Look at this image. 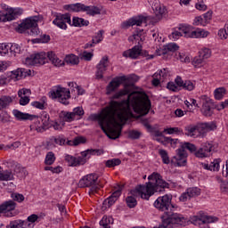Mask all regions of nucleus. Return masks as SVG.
Returning <instances> with one entry per match:
<instances>
[{
  "label": "nucleus",
  "mask_w": 228,
  "mask_h": 228,
  "mask_svg": "<svg viewBox=\"0 0 228 228\" xmlns=\"http://www.w3.org/2000/svg\"><path fill=\"white\" fill-rule=\"evenodd\" d=\"M134 84H126L124 89L111 96L109 105L100 114L90 116L91 120H97L101 129L110 140H117L122 134L121 122L133 118V110L145 116L151 111V103L145 93L133 92Z\"/></svg>",
  "instance_id": "1"
},
{
  "label": "nucleus",
  "mask_w": 228,
  "mask_h": 228,
  "mask_svg": "<svg viewBox=\"0 0 228 228\" xmlns=\"http://www.w3.org/2000/svg\"><path fill=\"white\" fill-rule=\"evenodd\" d=\"M154 208L159 211H164L161 216L162 223L159 227L153 228H174L175 225H184L188 219L183 215L176 213L177 207L172 205V196L166 194L159 197L154 202Z\"/></svg>",
  "instance_id": "2"
},
{
  "label": "nucleus",
  "mask_w": 228,
  "mask_h": 228,
  "mask_svg": "<svg viewBox=\"0 0 228 228\" xmlns=\"http://www.w3.org/2000/svg\"><path fill=\"white\" fill-rule=\"evenodd\" d=\"M149 181L146 185H137L135 189L130 191L131 195L141 197L144 200H149L154 193H159L168 188L170 184L163 180V176L159 173H153L148 177Z\"/></svg>",
  "instance_id": "3"
},
{
  "label": "nucleus",
  "mask_w": 228,
  "mask_h": 228,
  "mask_svg": "<svg viewBox=\"0 0 228 228\" xmlns=\"http://www.w3.org/2000/svg\"><path fill=\"white\" fill-rule=\"evenodd\" d=\"M49 60L54 65V67H62L65 65V61L61 60L56 56L53 52H48L47 53L41 52L32 54L25 59L26 65H45L49 62Z\"/></svg>",
  "instance_id": "4"
},
{
  "label": "nucleus",
  "mask_w": 228,
  "mask_h": 228,
  "mask_svg": "<svg viewBox=\"0 0 228 228\" xmlns=\"http://www.w3.org/2000/svg\"><path fill=\"white\" fill-rule=\"evenodd\" d=\"M64 10L67 12H73L74 13H86L89 17H95L101 15L102 10L99 6L86 5L83 3H76L64 5Z\"/></svg>",
  "instance_id": "5"
},
{
  "label": "nucleus",
  "mask_w": 228,
  "mask_h": 228,
  "mask_svg": "<svg viewBox=\"0 0 228 228\" xmlns=\"http://www.w3.org/2000/svg\"><path fill=\"white\" fill-rule=\"evenodd\" d=\"M38 20H40V16H32L25 19L16 28L17 33H26L27 31V33L32 37L38 35L40 33V29H38Z\"/></svg>",
  "instance_id": "6"
},
{
  "label": "nucleus",
  "mask_w": 228,
  "mask_h": 228,
  "mask_svg": "<svg viewBox=\"0 0 228 228\" xmlns=\"http://www.w3.org/2000/svg\"><path fill=\"white\" fill-rule=\"evenodd\" d=\"M78 186L80 188H90L89 193H95V191L101 190L104 184H102V182L99 179V175L89 174L79 180Z\"/></svg>",
  "instance_id": "7"
},
{
  "label": "nucleus",
  "mask_w": 228,
  "mask_h": 228,
  "mask_svg": "<svg viewBox=\"0 0 228 228\" xmlns=\"http://www.w3.org/2000/svg\"><path fill=\"white\" fill-rule=\"evenodd\" d=\"M49 97L51 99H57L61 104H64V106H69V99H70V90L57 86L56 89L50 91Z\"/></svg>",
  "instance_id": "8"
},
{
  "label": "nucleus",
  "mask_w": 228,
  "mask_h": 228,
  "mask_svg": "<svg viewBox=\"0 0 228 228\" xmlns=\"http://www.w3.org/2000/svg\"><path fill=\"white\" fill-rule=\"evenodd\" d=\"M191 220L194 225H199L200 228H208L209 224L218 222V217L208 216L204 212H200L197 216H194Z\"/></svg>",
  "instance_id": "9"
},
{
  "label": "nucleus",
  "mask_w": 228,
  "mask_h": 228,
  "mask_svg": "<svg viewBox=\"0 0 228 228\" xmlns=\"http://www.w3.org/2000/svg\"><path fill=\"white\" fill-rule=\"evenodd\" d=\"M147 20H149L148 16H134L133 18L128 19L126 21L121 23L122 29H129V28L133 26H142V24H145L147 26Z\"/></svg>",
  "instance_id": "10"
},
{
  "label": "nucleus",
  "mask_w": 228,
  "mask_h": 228,
  "mask_svg": "<svg viewBox=\"0 0 228 228\" xmlns=\"http://www.w3.org/2000/svg\"><path fill=\"white\" fill-rule=\"evenodd\" d=\"M53 24L60 28V29H67V24L72 25L70 13H57L55 19L53 20Z\"/></svg>",
  "instance_id": "11"
},
{
  "label": "nucleus",
  "mask_w": 228,
  "mask_h": 228,
  "mask_svg": "<svg viewBox=\"0 0 228 228\" xmlns=\"http://www.w3.org/2000/svg\"><path fill=\"white\" fill-rule=\"evenodd\" d=\"M19 15H22V10L11 8L7 11L0 12V22H10L15 20Z\"/></svg>",
  "instance_id": "12"
},
{
  "label": "nucleus",
  "mask_w": 228,
  "mask_h": 228,
  "mask_svg": "<svg viewBox=\"0 0 228 228\" xmlns=\"http://www.w3.org/2000/svg\"><path fill=\"white\" fill-rule=\"evenodd\" d=\"M153 12H155L156 20H161L165 15H167V7L165 5L159 4V0H148Z\"/></svg>",
  "instance_id": "13"
},
{
  "label": "nucleus",
  "mask_w": 228,
  "mask_h": 228,
  "mask_svg": "<svg viewBox=\"0 0 228 228\" xmlns=\"http://www.w3.org/2000/svg\"><path fill=\"white\" fill-rule=\"evenodd\" d=\"M215 149L213 142H203L196 152V158H209L215 152Z\"/></svg>",
  "instance_id": "14"
},
{
  "label": "nucleus",
  "mask_w": 228,
  "mask_h": 228,
  "mask_svg": "<svg viewBox=\"0 0 228 228\" xmlns=\"http://www.w3.org/2000/svg\"><path fill=\"white\" fill-rule=\"evenodd\" d=\"M188 153L183 148H178L176 150V155L173 157L172 163L175 167H186Z\"/></svg>",
  "instance_id": "15"
},
{
  "label": "nucleus",
  "mask_w": 228,
  "mask_h": 228,
  "mask_svg": "<svg viewBox=\"0 0 228 228\" xmlns=\"http://www.w3.org/2000/svg\"><path fill=\"white\" fill-rule=\"evenodd\" d=\"M109 64H110V61L108 59V56H103L96 66V72H95L96 79H102V77H104V72L108 70Z\"/></svg>",
  "instance_id": "16"
},
{
  "label": "nucleus",
  "mask_w": 228,
  "mask_h": 228,
  "mask_svg": "<svg viewBox=\"0 0 228 228\" xmlns=\"http://www.w3.org/2000/svg\"><path fill=\"white\" fill-rule=\"evenodd\" d=\"M200 195V189L197 187L188 188L179 197L180 202H188L191 199L195 197H199Z\"/></svg>",
  "instance_id": "17"
},
{
  "label": "nucleus",
  "mask_w": 228,
  "mask_h": 228,
  "mask_svg": "<svg viewBox=\"0 0 228 228\" xmlns=\"http://www.w3.org/2000/svg\"><path fill=\"white\" fill-rule=\"evenodd\" d=\"M124 81H127V77L122 76L113 78L107 86V95H110V94L115 92V90H118L120 87V85L124 83Z\"/></svg>",
  "instance_id": "18"
},
{
  "label": "nucleus",
  "mask_w": 228,
  "mask_h": 228,
  "mask_svg": "<svg viewBox=\"0 0 228 228\" xmlns=\"http://www.w3.org/2000/svg\"><path fill=\"white\" fill-rule=\"evenodd\" d=\"M49 114H47V112H43L40 118L42 126H36V131H37V133H44V131H47V129L51 127V121H49Z\"/></svg>",
  "instance_id": "19"
},
{
  "label": "nucleus",
  "mask_w": 228,
  "mask_h": 228,
  "mask_svg": "<svg viewBox=\"0 0 228 228\" xmlns=\"http://www.w3.org/2000/svg\"><path fill=\"white\" fill-rule=\"evenodd\" d=\"M29 95H31V89L22 88L18 91L20 106H28L29 104Z\"/></svg>",
  "instance_id": "20"
},
{
  "label": "nucleus",
  "mask_w": 228,
  "mask_h": 228,
  "mask_svg": "<svg viewBox=\"0 0 228 228\" xmlns=\"http://www.w3.org/2000/svg\"><path fill=\"white\" fill-rule=\"evenodd\" d=\"M142 54V46L135 45L131 49H128L123 53L124 58H130L131 60H136Z\"/></svg>",
  "instance_id": "21"
},
{
  "label": "nucleus",
  "mask_w": 228,
  "mask_h": 228,
  "mask_svg": "<svg viewBox=\"0 0 228 228\" xmlns=\"http://www.w3.org/2000/svg\"><path fill=\"white\" fill-rule=\"evenodd\" d=\"M65 160L68 162L69 167H79V165L86 163V159L82 157L76 158L70 155H66Z\"/></svg>",
  "instance_id": "22"
},
{
  "label": "nucleus",
  "mask_w": 228,
  "mask_h": 228,
  "mask_svg": "<svg viewBox=\"0 0 228 228\" xmlns=\"http://www.w3.org/2000/svg\"><path fill=\"white\" fill-rule=\"evenodd\" d=\"M66 142L65 137L62 135H59L57 137L53 136L49 142H46V147L47 149H54L56 145H65Z\"/></svg>",
  "instance_id": "23"
},
{
  "label": "nucleus",
  "mask_w": 228,
  "mask_h": 228,
  "mask_svg": "<svg viewBox=\"0 0 228 228\" xmlns=\"http://www.w3.org/2000/svg\"><path fill=\"white\" fill-rule=\"evenodd\" d=\"M122 195V187H118V190H116L110 197H109L107 200H104L105 206L108 205V208H111L117 202L118 197Z\"/></svg>",
  "instance_id": "24"
},
{
  "label": "nucleus",
  "mask_w": 228,
  "mask_h": 228,
  "mask_svg": "<svg viewBox=\"0 0 228 228\" xmlns=\"http://www.w3.org/2000/svg\"><path fill=\"white\" fill-rule=\"evenodd\" d=\"M179 50V45L175 43H169L165 45L163 49L157 51L158 56H161L162 54H168V53H175V51Z\"/></svg>",
  "instance_id": "25"
},
{
  "label": "nucleus",
  "mask_w": 228,
  "mask_h": 228,
  "mask_svg": "<svg viewBox=\"0 0 228 228\" xmlns=\"http://www.w3.org/2000/svg\"><path fill=\"white\" fill-rule=\"evenodd\" d=\"M15 208H17V203H15V201H4L0 205V213H10V211H14Z\"/></svg>",
  "instance_id": "26"
},
{
  "label": "nucleus",
  "mask_w": 228,
  "mask_h": 228,
  "mask_svg": "<svg viewBox=\"0 0 228 228\" xmlns=\"http://www.w3.org/2000/svg\"><path fill=\"white\" fill-rule=\"evenodd\" d=\"M12 114L14 115L15 118H17V120H33V118H37V116L28 113H23L19 110H13Z\"/></svg>",
  "instance_id": "27"
},
{
  "label": "nucleus",
  "mask_w": 228,
  "mask_h": 228,
  "mask_svg": "<svg viewBox=\"0 0 228 228\" xmlns=\"http://www.w3.org/2000/svg\"><path fill=\"white\" fill-rule=\"evenodd\" d=\"M89 24L90 21L88 20L75 16L72 18L71 25L69 26H74L75 28H83L85 26H88Z\"/></svg>",
  "instance_id": "28"
},
{
  "label": "nucleus",
  "mask_w": 228,
  "mask_h": 228,
  "mask_svg": "<svg viewBox=\"0 0 228 228\" xmlns=\"http://www.w3.org/2000/svg\"><path fill=\"white\" fill-rule=\"evenodd\" d=\"M142 126H144V127L147 129V131H149V133H153L154 136L156 138H159L161 136H163V133L165 132H161L159 130H154V127H152V126H151V124H149V120L147 119H143L142 121Z\"/></svg>",
  "instance_id": "29"
},
{
  "label": "nucleus",
  "mask_w": 228,
  "mask_h": 228,
  "mask_svg": "<svg viewBox=\"0 0 228 228\" xmlns=\"http://www.w3.org/2000/svg\"><path fill=\"white\" fill-rule=\"evenodd\" d=\"M11 228H33L31 224L28 223V221L25 220H16L12 221L10 224Z\"/></svg>",
  "instance_id": "30"
},
{
  "label": "nucleus",
  "mask_w": 228,
  "mask_h": 228,
  "mask_svg": "<svg viewBox=\"0 0 228 228\" xmlns=\"http://www.w3.org/2000/svg\"><path fill=\"white\" fill-rule=\"evenodd\" d=\"M31 74V69L19 68L16 71H14V76L16 79H22L24 77H28Z\"/></svg>",
  "instance_id": "31"
},
{
  "label": "nucleus",
  "mask_w": 228,
  "mask_h": 228,
  "mask_svg": "<svg viewBox=\"0 0 228 228\" xmlns=\"http://www.w3.org/2000/svg\"><path fill=\"white\" fill-rule=\"evenodd\" d=\"M180 33H182L183 37L185 38H191V31H193V28L190 25H180L178 28Z\"/></svg>",
  "instance_id": "32"
},
{
  "label": "nucleus",
  "mask_w": 228,
  "mask_h": 228,
  "mask_svg": "<svg viewBox=\"0 0 228 228\" xmlns=\"http://www.w3.org/2000/svg\"><path fill=\"white\" fill-rule=\"evenodd\" d=\"M201 112L204 117H211L213 115V110L211 109V102L209 101L206 100L203 102Z\"/></svg>",
  "instance_id": "33"
},
{
  "label": "nucleus",
  "mask_w": 228,
  "mask_h": 228,
  "mask_svg": "<svg viewBox=\"0 0 228 228\" xmlns=\"http://www.w3.org/2000/svg\"><path fill=\"white\" fill-rule=\"evenodd\" d=\"M101 154H102L101 150H94V149L86 150L81 152V156L82 158H84V159H89L91 156H101Z\"/></svg>",
  "instance_id": "34"
},
{
  "label": "nucleus",
  "mask_w": 228,
  "mask_h": 228,
  "mask_svg": "<svg viewBox=\"0 0 228 228\" xmlns=\"http://www.w3.org/2000/svg\"><path fill=\"white\" fill-rule=\"evenodd\" d=\"M59 117L64 121V122H74L75 118L74 114L72 112L62 110L60 112Z\"/></svg>",
  "instance_id": "35"
},
{
  "label": "nucleus",
  "mask_w": 228,
  "mask_h": 228,
  "mask_svg": "<svg viewBox=\"0 0 228 228\" xmlns=\"http://www.w3.org/2000/svg\"><path fill=\"white\" fill-rule=\"evenodd\" d=\"M208 35H209V32L204 29L197 28L196 30L191 31V38H206Z\"/></svg>",
  "instance_id": "36"
},
{
  "label": "nucleus",
  "mask_w": 228,
  "mask_h": 228,
  "mask_svg": "<svg viewBox=\"0 0 228 228\" xmlns=\"http://www.w3.org/2000/svg\"><path fill=\"white\" fill-rule=\"evenodd\" d=\"M13 172L10 170L0 171V181H13Z\"/></svg>",
  "instance_id": "37"
},
{
  "label": "nucleus",
  "mask_w": 228,
  "mask_h": 228,
  "mask_svg": "<svg viewBox=\"0 0 228 228\" xmlns=\"http://www.w3.org/2000/svg\"><path fill=\"white\" fill-rule=\"evenodd\" d=\"M12 99L11 96H2L0 98V111L1 110H4V108H8L10 106V103L12 102Z\"/></svg>",
  "instance_id": "38"
},
{
  "label": "nucleus",
  "mask_w": 228,
  "mask_h": 228,
  "mask_svg": "<svg viewBox=\"0 0 228 228\" xmlns=\"http://www.w3.org/2000/svg\"><path fill=\"white\" fill-rule=\"evenodd\" d=\"M180 149H183V151H189L191 153H194L195 155L197 154V146L195 144L191 143V142H183L181 144Z\"/></svg>",
  "instance_id": "39"
},
{
  "label": "nucleus",
  "mask_w": 228,
  "mask_h": 228,
  "mask_svg": "<svg viewBox=\"0 0 228 228\" xmlns=\"http://www.w3.org/2000/svg\"><path fill=\"white\" fill-rule=\"evenodd\" d=\"M185 134L186 136H198V130H197V126H185Z\"/></svg>",
  "instance_id": "40"
},
{
  "label": "nucleus",
  "mask_w": 228,
  "mask_h": 228,
  "mask_svg": "<svg viewBox=\"0 0 228 228\" xmlns=\"http://www.w3.org/2000/svg\"><path fill=\"white\" fill-rule=\"evenodd\" d=\"M9 54L11 56H17V54H20V45L17 44H9Z\"/></svg>",
  "instance_id": "41"
},
{
  "label": "nucleus",
  "mask_w": 228,
  "mask_h": 228,
  "mask_svg": "<svg viewBox=\"0 0 228 228\" xmlns=\"http://www.w3.org/2000/svg\"><path fill=\"white\" fill-rule=\"evenodd\" d=\"M64 61L69 65H77L79 63V57L75 54L67 55Z\"/></svg>",
  "instance_id": "42"
},
{
  "label": "nucleus",
  "mask_w": 228,
  "mask_h": 228,
  "mask_svg": "<svg viewBox=\"0 0 228 228\" xmlns=\"http://www.w3.org/2000/svg\"><path fill=\"white\" fill-rule=\"evenodd\" d=\"M110 224H113V218L104 216L100 221V228H111L110 226Z\"/></svg>",
  "instance_id": "43"
},
{
  "label": "nucleus",
  "mask_w": 228,
  "mask_h": 228,
  "mask_svg": "<svg viewBox=\"0 0 228 228\" xmlns=\"http://www.w3.org/2000/svg\"><path fill=\"white\" fill-rule=\"evenodd\" d=\"M10 54V44H0V56H8Z\"/></svg>",
  "instance_id": "44"
},
{
  "label": "nucleus",
  "mask_w": 228,
  "mask_h": 228,
  "mask_svg": "<svg viewBox=\"0 0 228 228\" xmlns=\"http://www.w3.org/2000/svg\"><path fill=\"white\" fill-rule=\"evenodd\" d=\"M71 113H73L75 120H79V118L85 115V110H83L82 107H77L73 109Z\"/></svg>",
  "instance_id": "45"
},
{
  "label": "nucleus",
  "mask_w": 228,
  "mask_h": 228,
  "mask_svg": "<svg viewBox=\"0 0 228 228\" xmlns=\"http://www.w3.org/2000/svg\"><path fill=\"white\" fill-rule=\"evenodd\" d=\"M159 154L162 159L164 165H168L170 163V157H168L167 150H159Z\"/></svg>",
  "instance_id": "46"
},
{
  "label": "nucleus",
  "mask_w": 228,
  "mask_h": 228,
  "mask_svg": "<svg viewBox=\"0 0 228 228\" xmlns=\"http://www.w3.org/2000/svg\"><path fill=\"white\" fill-rule=\"evenodd\" d=\"M214 94L216 101H222V99H224V95H225V88L219 87L216 89Z\"/></svg>",
  "instance_id": "47"
},
{
  "label": "nucleus",
  "mask_w": 228,
  "mask_h": 228,
  "mask_svg": "<svg viewBox=\"0 0 228 228\" xmlns=\"http://www.w3.org/2000/svg\"><path fill=\"white\" fill-rule=\"evenodd\" d=\"M13 172L14 174H21V177L26 175V168L22 167L20 164L13 163Z\"/></svg>",
  "instance_id": "48"
},
{
  "label": "nucleus",
  "mask_w": 228,
  "mask_h": 228,
  "mask_svg": "<svg viewBox=\"0 0 228 228\" xmlns=\"http://www.w3.org/2000/svg\"><path fill=\"white\" fill-rule=\"evenodd\" d=\"M182 88H183V90H188V92H192V90H195V82L185 80Z\"/></svg>",
  "instance_id": "49"
},
{
  "label": "nucleus",
  "mask_w": 228,
  "mask_h": 228,
  "mask_svg": "<svg viewBox=\"0 0 228 228\" xmlns=\"http://www.w3.org/2000/svg\"><path fill=\"white\" fill-rule=\"evenodd\" d=\"M126 206H128L130 208H136L138 201L136 200V198L134 196H127L126 199Z\"/></svg>",
  "instance_id": "50"
},
{
  "label": "nucleus",
  "mask_w": 228,
  "mask_h": 228,
  "mask_svg": "<svg viewBox=\"0 0 228 228\" xmlns=\"http://www.w3.org/2000/svg\"><path fill=\"white\" fill-rule=\"evenodd\" d=\"M54 161H56V157L54 156V153L53 151H49L46 154L45 159V165H53V163H54Z\"/></svg>",
  "instance_id": "51"
},
{
  "label": "nucleus",
  "mask_w": 228,
  "mask_h": 228,
  "mask_svg": "<svg viewBox=\"0 0 228 228\" xmlns=\"http://www.w3.org/2000/svg\"><path fill=\"white\" fill-rule=\"evenodd\" d=\"M122 163V160L119 159H112L106 161L105 165L108 168H113V167H118Z\"/></svg>",
  "instance_id": "52"
},
{
  "label": "nucleus",
  "mask_w": 228,
  "mask_h": 228,
  "mask_svg": "<svg viewBox=\"0 0 228 228\" xmlns=\"http://www.w3.org/2000/svg\"><path fill=\"white\" fill-rule=\"evenodd\" d=\"M197 131L198 136H200L201 138H204V136L208 134V130L206 129V126H204V123L197 125Z\"/></svg>",
  "instance_id": "53"
},
{
  "label": "nucleus",
  "mask_w": 228,
  "mask_h": 228,
  "mask_svg": "<svg viewBox=\"0 0 228 228\" xmlns=\"http://www.w3.org/2000/svg\"><path fill=\"white\" fill-rule=\"evenodd\" d=\"M102 35H104V30L98 31L95 37L92 39L93 44H101L104 38Z\"/></svg>",
  "instance_id": "54"
},
{
  "label": "nucleus",
  "mask_w": 228,
  "mask_h": 228,
  "mask_svg": "<svg viewBox=\"0 0 228 228\" xmlns=\"http://www.w3.org/2000/svg\"><path fill=\"white\" fill-rule=\"evenodd\" d=\"M221 161L222 160L220 159H214V161L210 163V170L214 172H218V170H220Z\"/></svg>",
  "instance_id": "55"
},
{
  "label": "nucleus",
  "mask_w": 228,
  "mask_h": 228,
  "mask_svg": "<svg viewBox=\"0 0 228 228\" xmlns=\"http://www.w3.org/2000/svg\"><path fill=\"white\" fill-rule=\"evenodd\" d=\"M140 136H142V132L137 130H132L128 132V138L131 140H139Z\"/></svg>",
  "instance_id": "56"
},
{
  "label": "nucleus",
  "mask_w": 228,
  "mask_h": 228,
  "mask_svg": "<svg viewBox=\"0 0 228 228\" xmlns=\"http://www.w3.org/2000/svg\"><path fill=\"white\" fill-rule=\"evenodd\" d=\"M163 133H166L167 134H178V133H183V131H181L179 127H169L165 128Z\"/></svg>",
  "instance_id": "57"
},
{
  "label": "nucleus",
  "mask_w": 228,
  "mask_h": 228,
  "mask_svg": "<svg viewBox=\"0 0 228 228\" xmlns=\"http://www.w3.org/2000/svg\"><path fill=\"white\" fill-rule=\"evenodd\" d=\"M134 35L135 37H140V42H145V31L143 28H136Z\"/></svg>",
  "instance_id": "58"
},
{
  "label": "nucleus",
  "mask_w": 228,
  "mask_h": 228,
  "mask_svg": "<svg viewBox=\"0 0 228 228\" xmlns=\"http://www.w3.org/2000/svg\"><path fill=\"white\" fill-rule=\"evenodd\" d=\"M153 86H159V83H163L161 74L155 73L151 81Z\"/></svg>",
  "instance_id": "59"
},
{
  "label": "nucleus",
  "mask_w": 228,
  "mask_h": 228,
  "mask_svg": "<svg viewBox=\"0 0 228 228\" xmlns=\"http://www.w3.org/2000/svg\"><path fill=\"white\" fill-rule=\"evenodd\" d=\"M218 37H220L221 40H227L228 33H227V27H226V25H224V28L219 29Z\"/></svg>",
  "instance_id": "60"
},
{
  "label": "nucleus",
  "mask_w": 228,
  "mask_h": 228,
  "mask_svg": "<svg viewBox=\"0 0 228 228\" xmlns=\"http://www.w3.org/2000/svg\"><path fill=\"white\" fill-rule=\"evenodd\" d=\"M200 55L202 56L204 60H208V58H211V50L209 48H203L200 52Z\"/></svg>",
  "instance_id": "61"
},
{
  "label": "nucleus",
  "mask_w": 228,
  "mask_h": 228,
  "mask_svg": "<svg viewBox=\"0 0 228 228\" xmlns=\"http://www.w3.org/2000/svg\"><path fill=\"white\" fill-rule=\"evenodd\" d=\"M203 126H205V129H207V133H209L210 131H215V129H216V123L213 121L203 123Z\"/></svg>",
  "instance_id": "62"
},
{
  "label": "nucleus",
  "mask_w": 228,
  "mask_h": 228,
  "mask_svg": "<svg viewBox=\"0 0 228 228\" xmlns=\"http://www.w3.org/2000/svg\"><path fill=\"white\" fill-rule=\"evenodd\" d=\"M164 142L170 143L171 147H173V149H175V147L177 146V143H179V139H173L171 137H164Z\"/></svg>",
  "instance_id": "63"
},
{
  "label": "nucleus",
  "mask_w": 228,
  "mask_h": 228,
  "mask_svg": "<svg viewBox=\"0 0 228 228\" xmlns=\"http://www.w3.org/2000/svg\"><path fill=\"white\" fill-rule=\"evenodd\" d=\"M0 122H2L3 124L10 122V115L8 114V112H2L0 114Z\"/></svg>",
  "instance_id": "64"
}]
</instances>
